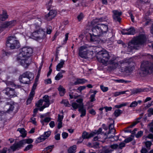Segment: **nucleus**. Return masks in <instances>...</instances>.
Here are the masks:
<instances>
[{"label":"nucleus","mask_w":153,"mask_h":153,"mask_svg":"<svg viewBox=\"0 0 153 153\" xmlns=\"http://www.w3.org/2000/svg\"><path fill=\"white\" fill-rule=\"evenodd\" d=\"M102 19H96L93 20L91 22V25L93 27L92 28V33L90 34V40L93 42L96 40V38L103 36L105 35L108 31V25L103 24L97 23L102 22Z\"/></svg>","instance_id":"nucleus-1"},{"label":"nucleus","mask_w":153,"mask_h":153,"mask_svg":"<svg viewBox=\"0 0 153 153\" xmlns=\"http://www.w3.org/2000/svg\"><path fill=\"white\" fill-rule=\"evenodd\" d=\"M96 56L99 62L105 65H107L108 64H110L111 69H114L118 66L119 64L116 59L114 58H112L108 61L111 57V54L105 50H103L98 52Z\"/></svg>","instance_id":"nucleus-2"},{"label":"nucleus","mask_w":153,"mask_h":153,"mask_svg":"<svg viewBox=\"0 0 153 153\" xmlns=\"http://www.w3.org/2000/svg\"><path fill=\"white\" fill-rule=\"evenodd\" d=\"M146 37L144 35H140L133 38L131 42L128 43V51H131L133 50L138 49L140 45L143 44L145 42Z\"/></svg>","instance_id":"nucleus-3"},{"label":"nucleus","mask_w":153,"mask_h":153,"mask_svg":"<svg viewBox=\"0 0 153 153\" xmlns=\"http://www.w3.org/2000/svg\"><path fill=\"white\" fill-rule=\"evenodd\" d=\"M6 45L7 48L11 49L19 48L20 46L19 42L15 36H11L8 38Z\"/></svg>","instance_id":"nucleus-4"},{"label":"nucleus","mask_w":153,"mask_h":153,"mask_svg":"<svg viewBox=\"0 0 153 153\" xmlns=\"http://www.w3.org/2000/svg\"><path fill=\"white\" fill-rule=\"evenodd\" d=\"M34 25L37 30L32 33V36L36 38H41L45 34V32L43 29L42 28L39 27L42 22L39 19H36Z\"/></svg>","instance_id":"nucleus-5"},{"label":"nucleus","mask_w":153,"mask_h":153,"mask_svg":"<svg viewBox=\"0 0 153 153\" xmlns=\"http://www.w3.org/2000/svg\"><path fill=\"white\" fill-rule=\"evenodd\" d=\"M33 52L32 48L29 47H24L22 49L21 51L18 55L19 59H22V57H28Z\"/></svg>","instance_id":"nucleus-6"},{"label":"nucleus","mask_w":153,"mask_h":153,"mask_svg":"<svg viewBox=\"0 0 153 153\" xmlns=\"http://www.w3.org/2000/svg\"><path fill=\"white\" fill-rule=\"evenodd\" d=\"M3 93L9 97L12 98L17 96V94L14 89L9 87H7L3 90Z\"/></svg>","instance_id":"nucleus-7"},{"label":"nucleus","mask_w":153,"mask_h":153,"mask_svg":"<svg viewBox=\"0 0 153 153\" xmlns=\"http://www.w3.org/2000/svg\"><path fill=\"white\" fill-rule=\"evenodd\" d=\"M89 50L85 45L81 47L79 49V54L80 56L83 58L87 57V55L89 52ZM90 52V51H89Z\"/></svg>","instance_id":"nucleus-8"},{"label":"nucleus","mask_w":153,"mask_h":153,"mask_svg":"<svg viewBox=\"0 0 153 153\" xmlns=\"http://www.w3.org/2000/svg\"><path fill=\"white\" fill-rule=\"evenodd\" d=\"M112 12L113 13L112 16L114 21L120 22L121 20L120 16L122 14V12L119 11L118 10H113Z\"/></svg>","instance_id":"nucleus-9"},{"label":"nucleus","mask_w":153,"mask_h":153,"mask_svg":"<svg viewBox=\"0 0 153 153\" xmlns=\"http://www.w3.org/2000/svg\"><path fill=\"white\" fill-rule=\"evenodd\" d=\"M17 59L18 61H21V64L25 68H27L31 62V59L28 57L26 58V57H22V59H19L18 57Z\"/></svg>","instance_id":"nucleus-10"},{"label":"nucleus","mask_w":153,"mask_h":153,"mask_svg":"<svg viewBox=\"0 0 153 153\" xmlns=\"http://www.w3.org/2000/svg\"><path fill=\"white\" fill-rule=\"evenodd\" d=\"M57 12L55 10H51L45 16V18L47 21H50L56 15Z\"/></svg>","instance_id":"nucleus-11"},{"label":"nucleus","mask_w":153,"mask_h":153,"mask_svg":"<svg viewBox=\"0 0 153 153\" xmlns=\"http://www.w3.org/2000/svg\"><path fill=\"white\" fill-rule=\"evenodd\" d=\"M49 97L47 95H45L43 97L42 100H43V102H45V103L42 107L39 108V110L40 111H42L45 108L49 106L50 103Z\"/></svg>","instance_id":"nucleus-12"},{"label":"nucleus","mask_w":153,"mask_h":153,"mask_svg":"<svg viewBox=\"0 0 153 153\" xmlns=\"http://www.w3.org/2000/svg\"><path fill=\"white\" fill-rule=\"evenodd\" d=\"M24 145L22 141L21 140L19 142L14 143L10 147V148L13 151H14L16 150H19L21 147H23Z\"/></svg>","instance_id":"nucleus-13"},{"label":"nucleus","mask_w":153,"mask_h":153,"mask_svg":"<svg viewBox=\"0 0 153 153\" xmlns=\"http://www.w3.org/2000/svg\"><path fill=\"white\" fill-rule=\"evenodd\" d=\"M51 134V132L50 131L45 132L43 135H41L36 140V143H39L43 141L48 137L50 136Z\"/></svg>","instance_id":"nucleus-14"},{"label":"nucleus","mask_w":153,"mask_h":153,"mask_svg":"<svg viewBox=\"0 0 153 153\" xmlns=\"http://www.w3.org/2000/svg\"><path fill=\"white\" fill-rule=\"evenodd\" d=\"M19 79L21 83L25 84H29L30 83V81L31 80L24 76L23 74L20 76Z\"/></svg>","instance_id":"nucleus-15"},{"label":"nucleus","mask_w":153,"mask_h":153,"mask_svg":"<svg viewBox=\"0 0 153 153\" xmlns=\"http://www.w3.org/2000/svg\"><path fill=\"white\" fill-rule=\"evenodd\" d=\"M95 135V133L94 132H92L89 134L86 131H84L82 133V137L83 139H89L93 137Z\"/></svg>","instance_id":"nucleus-16"},{"label":"nucleus","mask_w":153,"mask_h":153,"mask_svg":"<svg viewBox=\"0 0 153 153\" xmlns=\"http://www.w3.org/2000/svg\"><path fill=\"white\" fill-rule=\"evenodd\" d=\"M6 28H10L14 26L16 24V20H13L9 22H4Z\"/></svg>","instance_id":"nucleus-17"},{"label":"nucleus","mask_w":153,"mask_h":153,"mask_svg":"<svg viewBox=\"0 0 153 153\" xmlns=\"http://www.w3.org/2000/svg\"><path fill=\"white\" fill-rule=\"evenodd\" d=\"M134 69V66H126L125 68L123 69V72H125L127 74H131Z\"/></svg>","instance_id":"nucleus-18"},{"label":"nucleus","mask_w":153,"mask_h":153,"mask_svg":"<svg viewBox=\"0 0 153 153\" xmlns=\"http://www.w3.org/2000/svg\"><path fill=\"white\" fill-rule=\"evenodd\" d=\"M23 76L32 80L34 78V75L30 71H26L22 74Z\"/></svg>","instance_id":"nucleus-19"},{"label":"nucleus","mask_w":153,"mask_h":153,"mask_svg":"<svg viewBox=\"0 0 153 153\" xmlns=\"http://www.w3.org/2000/svg\"><path fill=\"white\" fill-rule=\"evenodd\" d=\"M103 134L104 135V136H102L101 135H100L99 137L100 139V138L102 139V140H101L102 142H105V140L107 138H109L110 139L111 138H112L114 137V136L111 135V136L108 137V134H107V133H105L104 134H103Z\"/></svg>","instance_id":"nucleus-20"},{"label":"nucleus","mask_w":153,"mask_h":153,"mask_svg":"<svg viewBox=\"0 0 153 153\" xmlns=\"http://www.w3.org/2000/svg\"><path fill=\"white\" fill-rule=\"evenodd\" d=\"M79 107L78 111L80 113H81V114L80 115V117H83L85 116L86 114V111L85 109L84 108V106Z\"/></svg>","instance_id":"nucleus-21"},{"label":"nucleus","mask_w":153,"mask_h":153,"mask_svg":"<svg viewBox=\"0 0 153 153\" xmlns=\"http://www.w3.org/2000/svg\"><path fill=\"white\" fill-rule=\"evenodd\" d=\"M87 82V80L84 79H77L74 84L76 85L78 84H83Z\"/></svg>","instance_id":"nucleus-22"},{"label":"nucleus","mask_w":153,"mask_h":153,"mask_svg":"<svg viewBox=\"0 0 153 153\" xmlns=\"http://www.w3.org/2000/svg\"><path fill=\"white\" fill-rule=\"evenodd\" d=\"M8 18L7 12L5 11H3L2 14L0 15V21H4Z\"/></svg>","instance_id":"nucleus-23"},{"label":"nucleus","mask_w":153,"mask_h":153,"mask_svg":"<svg viewBox=\"0 0 153 153\" xmlns=\"http://www.w3.org/2000/svg\"><path fill=\"white\" fill-rule=\"evenodd\" d=\"M65 61L61 60L59 63L57 65L56 67V70L58 71H60L61 68H63L64 64Z\"/></svg>","instance_id":"nucleus-24"},{"label":"nucleus","mask_w":153,"mask_h":153,"mask_svg":"<svg viewBox=\"0 0 153 153\" xmlns=\"http://www.w3.org/2000/svg\"><path fill=\"white\" fill-rule=\"evenodd\" d=\"M17 131H19L22 134L21 136L25 137L26 136V131L24 128H18Z\"/></svg>","instance_id":"nucleus-25"},{"label":"nucleus","mask_w":153,"mask_h":153,"mask_svg":"<svg viewBox=\"0 0 153 153\" xmlns=\"http://www.w3.org/2000/svg\"><path fill=\"white\" fill-rule=\"evenodd\" d=\"M76 145H74L70 147L68 150V153H74L76 152Z\"/></svg>","instance_id":"nucleus-26"},{"label":"nucleus","mask_w":153,"mask_h":153,"mask_svg":"<svg viewBox=\"0 0 153 153\" xmlns=\"http://www.w3.org/2000/svg\"><path fill=\"white\" fill-rule=\"evenodd\" d=\"M54 145H51L46 147L42 152V153L43 152H45L46 153H49L51 152L52 149L53 148Z\"/></svg>","instance_id":"nucleus-27"},{"label":"nucleus","mask_w":153,"mask_h":153,"mask_svg":"<svg viewBox=\"0 0 153 153\" xmlns=\"http://www.w3.org/2000/svg\"><path fill=\"white\" fill-rule=\"evenodd\" d=\"M59 92V94L61 96H63L65 93V89L63 87L60 85L58 88Z\"/></svg>","instance_id":"nucleus-28"},{"label":"nucleus","mask_w":153,"mask_h":153,"mask_svg":"<svg viewBox=\"0 0 153 153\" xmlns=\"http://www.w3.org/2000/svg\"><path fill=\"white\" fill-rule=\"evenodd\" d=\"M109 131L107 133L108 134H109L110 133H112V132H113V133H114L116 131L114 129V125L113 123H111L109 125Z\"/></svg>","instance_id":"nucleus-29"},{"label":"nucleus","mask_w":153,"mask_h":153,"mask_svg":"<svg viewBox=\"0 0 153 153\" xmlns=\"http://www.w3.org/2000/svg\"><path fill=\"white\" fill-rule=\"evenodd\" d=\"M6 84L8 86H11L12 87H15L16 88H20L21 87V86L18 85H16L14 84L13 82L10 81H6Z\"/></svg>","instance_id":"nucleus-30"},{"label":"nucleus","mask_w":153,"mask_h":153,"mask_svg":"<svg viewBox=\"0 0 153 153\" xmlns=\"http://www.w3.org/2000/svg\"><path fill=\"white\" fill-rule=\"evenodd\" d=\"M128 35H134L135 33V30L133 27L131 28L130 29L127 30Z\"/></svg>","instance_id":"nucleus-31"},{"label":"nucleus","mask_w":153,"mask_h":153,"mask_svg":"<svg viewBox=\"0 0 153 153\" xmlns=\"http://www.w3.org/2000/svg\"><path fill=\"white\" fill-rule=\"evenodd\" d=\"M143 91V90L141 88H138L136 89L133 90L131 91V94H138L142 92Z\"/></svg>","instance_id":"nucleus-32"},{"label":"nucleus","mask_w":153,"mask_h":153,"mask_svg":"<svg viewBox=\"0 0 153 153\" xmlns=\"http://www.w3.org/2000/svg\"><path fill=\"white\" fill-rule=\"evenodd\" d=\"M22 142L24 145L27 143L28 144H30L33 141V140L31 138H29L28 139H26L22 140Z\"/></svg>","instance_id":"nucleus-33"},{"label":"nucleus","mask_w":153,"mask_h":153,"mask_svg":"<svg viewBox=\"0 0 153 153\" xmlns=\"http://www.w3.org/2000/svg\"><path fill=\"white\" fill-rule=\"evenodd\" d=\"M37 82H36V81L35 80V82L33 85L31 90V91L30 92V93L34 94H35V90L36 89L37 85Z\"/></svg>","instance_id":"nucleus-34"},{"label":"nucleus","mask_w":153,"mask_h":153,"mask_svg":"<svg viewBox=\"0 0 153 153\" xmlns=\"http://www.w3.org/2000/svg\"><path fill=\"white\" fill-rule=\"evenodd\" d=\"M34 95V94H33L30 93L29 97L28 99L27 100V104H29L31 102L33 99V98Z\"/></svg>","instance_id":"nucleus-35"},{"label":"nucleus","mask_w":153,"mask_h":153,"mask_svg":"<svg viewBox=\"0 0 153 153\" xmlns=\"http://www.w3.org/2000/svg\"><path fill=\"white\" fill-rule=\"evenodd\" d=\"M129 63H130V61L129 59H125L120 61L121 66H122L125 64H129Z\"/></svg>","instance_id":"nucleus-36"},{"label":"nucleus","mask_w":153,"mask_h":153,"mask_svg":"<svg viewBox=\"0 0 153 153\" xmlns=\"http://www.w3.org/2000/svg\"><path fill=\"white\" fill-rule=\"evenodd\" d=\"M122 111L120 109L116 110L114 112V114L115 117H117L119 116L122 113Z\"/></svg>","instance_id":"nucleus-37"},{"label":"nucleus","mask_w":153,"mask_h":153,"mask_svg":"<svg viewBox=\"0 0 153 153\" xmlns=\"http://www.w3.org/2000/svg\"><path fill=\"white\" fill-rule=\"evenodd\" d=\"M83 100L82 98H79V99H77L76 100V102L79 103V104H78L79 105V107H82V106H84L83 103Z\"/></svg>","instance_id":"nucleus-38"},{"label":"nucleus","mask_w":153,"mask_h":153,"mask_svg":"<svg viewBox=\"0 0 153 153\" xmlns=\"http://www.w3.org/2000/svg\"><path fill=\"white\" fill-rule=\"evenodd\" d=\"M63 77L62 73H59L55 77V79L56 80H59L62 79Z\"/></svg>","instance_id":"nucleus-39"},{"label":"nucleus","mask_w":153,"mask_h":153,"mask_svg":"<svg viewBox=\"0 0 153 153\" xmlns=\"http://www.w3.org/2000/svg\"><path fill=\"white\" fill-rule=\"evenodd\" d=\"M7 28L4 23L0 24V33Z\"/></svg>","instance_id":"nucleus-40"},{"label":"nucleus","mask_w":153,"mask_h":153,"mask_svg":"<svg viewBox=\"0 0 153 153\" xmlns=\"http://www.w3.org/2000/svg\"><path fill=\"white\" fill-rule=\"evenodd\" d=\"M51 118L49 117H47L44 119L42 120H41V122L42 123V125H44V122L48 123L51 120Z\"/></svg>","instance_id":"nucleus-41"},{"label":"nucleus","mask_w":153,"mask_h":153,"mask_svg":"<svg viewBox=\"0 0 153 153\" xmlns=\"http://www.w3.org/2000/svg\"><path fill=\"white\" fill-rule=\"evenodd\" d=\"M148 126H149V130L150 132L153 133V120L148 125Z\"/></svg>","instance_id":"nucleus-42"},{"label":"nucleus","mask_w":153,"mask_h":153,"mask_svg":"<svg viewBox=\"0 0 153 153\" xmlns=\"http://www.w3.org/2000/svg\"><path fill=\"white\" fill-rule=\"evenodd\" d=\"M61 103L63 104L65 106L69 107L71 105L69 104L68 101L67 100H63L61 101Z\"/></svg>","instance_id":"nucleus-43"},{"label":"nucleus","mask_w":153,"mask_h":153,"mask_svg":"<svg viewBox=\"0 0 153 153\" xmlns=\"http://www.w3.org/2000/svg\"><path fill=\"white\" fill-rule=\"evenodd\" d=\"M152 143L150 141H147L145 143V145L146 147L148 149H150V147Z\"/></svg>","instance_id":"nucleus-44"},{"label":"nucleus","mask_w":153,"mask_h":153,"mask_svg":"<svg viewBox=\"0 0 153 153\" xmlns=\"http://www.w3.org/2000/svg\"><path fill=\"white\" fill-rule=\"evenodd\" d=\"M127 105V103H123L119 105H115L114 107L117 108H119L123 106H126Z\"/></svg>","instance_id":"nucleus-45"},{"label":"nucleus","mask_w":153,"mask_h":153,"mask_svg":"<svg viewBox=\"0 0 153 153\" xmlns=\"http://www.w3.org/2000/svg\"><path fill=\"white\" fill-rule=\"evenodd\" d=\"M41 69V67H39V70L38 71L37 75V76H36V77L35 79V80L36 81V82H38V79H39V76H40V74Z\"/></svg>","instance_id":"nucleus-46"},{"label":"nucleus","mask_w":153,"mask_h":153,"mask_svg":"<svg viewBox=\"0 0 153 153\" xmlns=\"http://www.w3.org/2000/svg\"><path fill=\"white\" fill-rule=\"evenodd\" d=\"M43 102V100H40L36 103V105L37 107H39L42 105Z\"/></svg>","instance_id":"nucleus-47"},{"label":"nucleus","mask_w":153,"mask_h":153,"mask_svg":"<svg viewBox=\"0 0 153 153\" xmlns=\"http://www.w3.org/2000/svg\"><path fill=\"white\" fill-rule=\"evenodd\" d=\"M138 105V102L136 101H134L132 102L129 105V107L131 108L134 107H136Z\"/></svg>","instance_id":"nucleus-48"},{"label":"nucleus","mask_w":153,"mask_h":153,"mask_svg":"<svg viewBox=\"0 0 153 153\" xmlns=\"http://www.w3.org/2000/svg\"><path fill=\"white\" fill-rule=\"evenodd\" d=\"M71 106L74 109H76L78 108H79V105L76 102L72 103Z\"/></svg>","instance_id":"nucleus-49"},{"label":"nucleus","mask_w":153,"mask_h":153,"mask_svg":"<svg viewBox=\"0 0 153 153\" xmlns=\"http://www.w3.org/2000/svg\"><path fill=\"white\" fill-rule=\"evenodd\" d=\"M100 88L102 91L103 92L107 91L108 89V87H104L102 85L100 86Z\"/></svg>","instance_id":"nucleus-50"},{"label":"nucleus","mask_w":153,"mask_h":153,"mask_svg":"<svg viewBox=\"0 0 153 153\" xmlns=\"http://www.w3.org/2000/svg\"><path fill=\"white\" fill-rule=\"evenodd\" d=\"M143 133V131H140L135 135V137L137 138H139L142 135Z\"/></svg>","instance_id":"nucleus-51"},{"label":"nucleus","mask_w":153,"mask_h":153,"mask_svg":"<svg viewBox=\"0 0 153 153\" xmlns=\"http://www.w3.org/2000/svg\"><path fill=\"white\" fill-rule=\"evenodd\" d=\"M102 129L101 128H100L95 132H94L95 133V134H97L98 135H100L101 134H103V132H102Z\"/></svg>","instance_id":"nucleus-52"},{"label":"nucleus","mask_w":153,"mask_h":153,"mask_svg":"<svg viewBox=\"0 0 153 153\" xmlns=\"http://www.w3.org/2000/svg\"><path fill=\"white\" fill-rule=\"evenodd\" d=\"M100 135H101L102 136L104 135H103L102 134H101L100 135H97V136H96L94 138V139H93L95 141H97V140H98L99 141H101V140H100V138H99V137L100 136Z\"/></svg>","instance_id":"nucleus-53"},{"label":"nucleus","mask_w":153,"mask_h":153,"mask_svg":"<svg viewBox=\"0 0 153 153\" xmlns=\"http://www.w3.org/2000/svg\"><path fill=\"white\" fill-rule=\"evenodd\" d=\"M33 147V145L32 144H30L28 145L24 149V151H27L28 150H29L30 149L32 148Z\"/></svg>","instance_id":"nucleus-54"},{"label":"nucleus","mask_w":153,"mask_h":153,"mask_svg":"<svg viewBox=\"0 0 153 153\" xmlns=\"http://www.w3.org/2000/svg\"><path fill=\"white\" fill-rule=\"evenodd\" d=\"M52 27L51 26H48L47 28V33L48 34H50L52 31Z\"/></svg>","instance_id":"nucleus-55"},{"label":"nucleus","mask_w":153,"mask_h":153,"mask_svg":"<svg viewBox=\"0 0 153 153\" xmlns=\"http://www.w3.org/2000/svg\"><path fill=\"white\" fill-rule=\"evenodd\" d=\"M148 112L149 113L148 115L149 114L153 115V108H151L148 110Z\"/></svg>","instance_id":"nucleus-56"},{"label":"nucleus","mask_w":153,"mask_h":153,"mask_svg":"<svg viewBox=\"0 0 153 153\" xmlns=\"http://www.w3.org/2000/svg\"><path fill=\"white\" fill-rule=\"evenodd\" d=\"M30 122L32 123L33 124L36 125V119L34 117H32L30 119Z\"/></svg>","instance_id":"nucleus-57"},{"label":"nucleus","mask_w":153,"mask_h":153,"mask_svg":"<svg viewBox=\"0 0 153 153\" xmlns=\"http://www.w3.org/2000/svg\"><path fill=\"white\" fill-rule=\"evenodd\" d=\"M110 152V151L108 149H106L103 150L101 151H100L99 153H109Z\"/></svg>","instance_id":"nucleus-58"},{"label":"nucleus","mask_w":153,"mask_h":153,"mask_svg":"<svg viewBox=\"0 0 153 153\" xmlns=\"http://www.w3.org/2000/svg\"><path fill=\"white\" fill-rule=\"evenodd\" d=\"M133 140V139L131 137H129L126 139H125L124 141V142L126 143H129L131 141Z\"/></svg>","instance_id":"nucleus-59"},{"label":"nucleus","mask_w":153,"mask_h":153,"mask_svg":"<svg viewBox=\"0 0 153 153\" xmlns=\"http://www.w3.org/2000/svg\"><path fill=\"white\" fill-rule=\"evenodd\" d=\"M68 133L66 132H63L62 134V137L64 139L68 137Z\"/></svg>","instance_id":"nucleus-60"},{"label":"nucleus","mask_w":153,"mask_h":153,"mask_svg":"<svg viewBox=\"0 0 153 153\" xmlns=\"http://www.w3.org/2000/svg\"><path fill=\"white\" fill-rule=\"evenodd\" d=\"M83 17V14L82 13H81L79 15L77 16V19L79 21H80L82 19Z\"/></svg>","instance_id":"nucleus-61"},{"label":"nucleus","mask_w":153,"mask_h":153,"mask_svg":"<svg viewBox=\"0 0 153 153\" xmlns=\"http://www.w3.org/2000/svg\"><path fill=\"white\" fill-rule=\"evenodd\" d=\"M63 118V115L61 116L59 114H58V121L62 122V121Z\"/></svg>","instance_id":"nucleus-62"},{"label":"nucleus","mask_w":153,"mask_h":153,"mask_svg":"<svg viewBox=\"0 0 153 153\" xmlns=\"http://www.w3.org/2000/svg\"><path fill=\"white\" fill-rule=\"evenodd\" d=\"M52 81L51 79H48L45 80V82L46 84H51V83Z\"/></svg>","instance_id":"nucleus-63"},{"label":"nucleus","mask_w":153,"mask_h":153,"mask_svg":"<svg viewBox=\"0 0 153 153\" xmlns=\"http://www.w3.org/2000/svg\"><path fill=\"white\" fill-rule=\"evenodd\" d=\"M141 153H148L147 149L145 148H143L140 151Z\"/></svg>","instance_id":"nucleus-64"}]
</instances>
